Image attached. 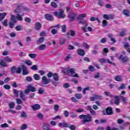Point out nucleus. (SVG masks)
Wrapping results in <instances>:
<instances>
[{"label": "nucleus", "mask_w": 130, "mask_h": 130, "mask_svg": "<svg viewBox=\"0 0 130 130\" xmlns=\"http://www.w3.org/2000/svg\"><path fill=\"white\" fill-rule=\"evenodd\" d=\"M5 61H6L7 62H12L13 61V60L12 58H10L9 56H6L4 59Z\"/></svg>", "instance_id": "nucleus-30"}, {"label": "nucleus", "mask_w": 130, "mask_h": 130, "mask_svg": "<svg viewBox=\"0 0 130 130\" xmlns=\"http://www.w3.org/2000/svg\"><path fill=\"white\" fill-rule=\"evenodd\" d=\"M69 34H70L71 36H75L76 35V31L74 30H71L69 31Z\"/></svg>", "instance_id": "nucleus-46"}, {"label": "nucleus", "mask_w": 130, "mask_h": 130, "mask_svg": "<svg viewBox=\"0 0 130 130\" xmlns=\"http://www.w3.org/2000/svg\"><path fill=\"white\" fill-rule=\"evenodd\" d=\"M89 70L90 72H94L95 71V68H94V67L92 66H90L89 67Z\"/></svg>", "instance_id": "nucleus-63"}, {"label": "nucleus", "mask_w": 130, "mask_h": 130, "mask_svg": "<svg viewBox=\"0 0 130 130\" xmlns=\"http://www.w3.org/2000/svg\"><path fill=\"white\" fill-rule=\"evenodd\" d=\"M61 30H62V32H63V33H66V32L67 31V25H62Z\"/></svg>", "instance_id": "nucleus-38"}, {"label": "nucleus", "mask_w": 130, "mask_h": 130, "mask_svg": "<svg viewBox=\"0 0 130 130\" xmlns=\"http://www.w3.org/2000/svg\"><path fill=\"white\" fill-rule=\"evenodd\" d=\"M27 88L30 92H36V88L33 85H28Z\"/></svg>", "instance_id": "nucleus-13"}, {"label": "nucleus", "mask_w": 130, "mask_h": 130, "mask_svg": "<svg viewBox=\"0 0 130 130\" xmlns=\"http://www.w3.org/2000/svg\"><path fill=\"white\" fill-rule=\"evenodd\" d=\"M16 31H22V26L18 25L15 27Z\"/></svg>", "instance_id": "nucleus-59"}, {"label": "nucleus", "mask_w": 130, "mask_h": 130, "mask_svg": "<svg viewBox=\"0 0 130 130\" xmlns=\"http://www.w3.org/2000/svg\"><path fill=\"white\" fill-rule=\"evenodd\" d=\"M27 128H28V126H27V124H24L22 125L21 129H22V130L27 129Z\"/></svg>", "instance_id": "nucleus-49"}, {"label": "nucleus", "mask_w": 130, "mask_h": 130, "mask_svg": "<svg viewBox=\"0 0 130 130\" xmlns=\"http://www.w3.org/2000/svg\"><path fill=\"white\" fill-rule=\"evenodd\" d=\"M31 108L33 110H39L41 108V106L39 104H35L31 106Z\"/></svg>", "instance_id": "nucleus-12"}, {"label": "nucleus", "mask_w": 130, "mask_h": 130, "mask_svg": "<svg viewBox=\"0 0 130 130\" xmlns=\"http://www.w3.org/2000/svg\"><path fill=\"white\" fill-rule=\"evenodd\" d=\"M75 97L77 98V99H81L82 97V95L81 94L77 93L75 94Z\"/></svg>", "instance_id": "nucleus-53"}, {"label": "nucleus", "mask_w": 130, "mask_h": 130, "mask_svg": "<svg viewBox=\"0 0 130 130\" xmlns=\"http://www.w3.org/2000/svg\"><path fill=\"white\" fill-rule=\"evenodd\" d=\"M50 126L49 124L44 123L43 125V128L44 130H51Z\"/></svg>", "instance_id": "nucleus-11"}, {"label": "nucleus", "mask_w": 130, "mask_h": 130, "mask_svg": "<svg viewBox=\"0 0 130 130\" xmlns=\"http://www.w3.org/2000/svg\"><path fill=\"white\" fill-rule=\"evenodd\" d=\"M0 66L1 67H3L4 68L8 66V64H7V63L5 62V61L3 59H2L0 61Z\"/></svg>", "instance_id": "nucleus-27"}, {"label": "nucleus", "mask_w": 130, "mask_h": 130, "mask_svg": "<svg viewBox=\"0 0 130 130\" xmlns=\"http://www.w3.org/2000/svg\"><path fill=\"white\" fill-rule=\"evenodd\" d=\"M1 126L3 128L9 127V124H7V123H5L4 124H2Z\"/></svg>", "instance_id": "nucleus-61"}, {"label": "nucleus", "mask_w": 130, "mask_h": 130, "mask_svg": "<svg viewBox=\"0 0 130 130\" xmlns=\"http://www.w3.org/2000/svg\"><path fill=\"white\" fill-rule=\"evenodd\" d=\"M94 97L95 98V100H102V99H103V97L99 95H94Z\"/></svg>", "instance_id": "nucleus-34"}, {"label": "nucleus", "mask_w": 130, "mask_h": 130, "mask_svg": "<svg viewBox=\"0 0 130 130\" xmlns=\"http://www.w3.org/2000/svg\"><path fill=\"white\" fill-rule=\"evenodd\" d=\"M79 24H81V25H84L85 27L88 26V25L86 21H79Z\"/></svg>", "instance_id": "nucleus-35"}, {"label": "nucleus", "mask_w": 130, "mask_h": 130, "mask_svg": "<svg viewBox=\"0 0 130 130\" xmlns=\"http://www.w3.org/2000/svg\"><path fill=\"white\" fill-rule=\"evenodd\" d=\"M22 75L23 76H26V75L29 74V71L28 69L24 65L22 66Z\"/></svg>", "instance_id": "nucleus-7"}, {"label": "nucleus", "mask_w": 130, "mask_h": 130, "mask_svg": "<svg viewBox=\"0 0 130 130\" xmlns=\"http://www.w3.org/2000/svg\"><path fill=\"white\" fill-rule=\"evenodd\" d=\"M48 78H51L53 77V73L52 72H49L47 75Z\"/></svg>", "instance_id": "nucleus-64"}, {"label": "nucleus", "mask_w": 130, "mask_h": 130, "mask_svg": "<svg viewBox=\"0 0 130 130\" xmlns=\"http://www.w3.org/2000/svg\"><path fill=\"white\" fill-rule=\"evenodd\" d=\"M77 16V14L75 13H72L69 15V17L70 18V20L71 22H73L75 19H76V17Z\"/></svg>", "instance_id": "nucleus-14"}, {"label": "nucleus", "mask_w": 130, "mask_h": 130, "mask_svg": "<svg viewBox=\"0 0 130 130\" xmlns=\"http://www.w3.org/2000/svg\"><path fill=\"white\" fill-rule=\"evenodd\" d=\"M23 16H22V15L20 14H17V16H16V18L18 21H23Z\"/></svg>", "instance_id": "nucleus-26"}, {"label": "nucleus", "mask_w": 130, "mask_h": 130, "mask_svg": "<svg viewBox=\"0 0 130 130\" xmlns=\"http://www.w3.org/2000/svg\"><path fill=\"white\" fill-rule=\"evenodd\" d=\"M53 78L54 81H59V76H58V74H57V73H53Z\"/></svg>", "instance_id": "nucleus-20"}, {"label": "nucleus", "mask_w": 130, "mask_h": 130, "mask_svg": "<svg viewBox=\"0 0 130 130\" xmlns=\"http://www.w3.org/2000/svg\"><path fill=\"white\" fill-rule=\"evenodd\" d=\"M19 96H20L21 99H22V100H24V101L26 100V97L24 95V93L23 92V91H20Z\"/></svg>", "instance_id": "nucleus-24"}, {"label": "nucleus", "mask_w": 130, "mask_h": 130, "mask_svg": "<svg viewBox=\"0 0 130 130\" xmlns=\"http://www.w3.org/2000/svg\"><path fill=\"white\" fill-rule=\"evenodd\" d=\"M108 52V48H105L103 50V54L104 55H107V53Z\"/></svg>", "instance_id": "nucleus-48"}, {"label": "nucleus", "mask_w": 130, "mask_h": 130, "mask_svg": "<svg viewBox=\"0 0 130 130\" xmlns=\"http://www.w3.org/2000/svg\"><path fill=\"white\" fill-rule=\"evenodd\" d=\"M63 114L65 117H69V116L70 115V112H69L68 111H64Z\"/></svg>", "instance_id": "nucleus-45"}, {"label": "nucleus", "mask_w": 130, "mask_h": 130, "mask_svg": "<svg viewBox=\"0 0 130 130\" xmlns=\"http://www.w3.org/2000/svg\"><path fill=\"white\" fill-rule=\"evenodd\" d=\"M22 72V68L21 67H18L16 68V74H21Z\"/></svg>", "instance_id": "nucleus-43"}, {"label": "nucleus", "mask_w": 130, "mask_h": 130, "mask_svg": "<svg viewBox=\"0 0 130 130\" xmlns=\"http://www.w3.org/2000/svg\"><path fill=\"white\" fill-rule=\"evenodd\" d=\"M33 77L36 81H40V80H41V77L37 74H34Z\"/></svg>", "instance_id": "nucleus-19"}, {"label": "nucleus", "mask_w": 130, "mask_h": 130, "mask_svg": "<svg viewBox=\"0 0 130 130\" xmlns=\"http://www.w3.org/2000/svg\"><path fill=\"white\" fill-rule=\"evenodd\" d=\"M6 16H7V13L6 12L0 13V21H3V19H5Z\"/></svg>", "instance_id": "nucleus-25"}, {"label": "nucleus", "mask_w": 130, "mask_h": 130, "mask_svg": "<svg viewBox=\"0 0 130 130\" xmlns=\"http://www.w3.org/2000/svg\"><path fill=\"white\" fill-rule=\"evenodd\" d=\"M99 61L101 62V63H105L106 60L105 58H100L99 59Z\"/></svg>", "instance_id": "nucleus-44"}, {"label": "nucleus", "mask_w": 130, "mask_h": 130, "mask_svg": "<svg viewBox=\"0 0 130 130\" xmlns=\"http://www.w3.org/2000/svg\"><path fill=\"white\" fill-rule=\"evenodd\" d=\"M102 26L103 27H106V26H107V21L104 20L103 21Z\"/></svg>", "instance_id": "nucleus-62"}, {"label": "nucleus", "mask_w": 130, "mask_h": 130, "mask_svg": "<svg viewBox=\"0 0 130 130\" xmlns=\"http://www.w3.org/2000/svg\"><path fill=\"white\" fill-rule=\"evenodd\" d=\"M79 118L83 119L82 123H86V122H90L92 121V116L90 115H80L79 116Z\"/></svg>", "instance_id": "nucleus-1"}, {"label": "nucleus", "mask_w": 130, "mask_h": 130, "mask_svg": "<svg viewBox=\"0 0 130 130\" xmlns=\"http://www.w3.org/2000/svg\"><path fill=\"white\" fill-rule=\"evenodd\" d=\"M121 98L122 99V101L124 102V103H127V98L121 96Z\"/></svg>", "instance_id": "nucleus-42"}, {"label": "nucleus", "mask_w": 130, "mask_h": 130, "mask_svg": "<svg viewBox=\"0 0 130 130\" xmlns=\"http://www.w3.org/2000/svg\"><path fill=\"white\" fill-rule=\"evenodd\" d=\"M25 81H27V82H31L32 81H33V79L31 78L30 76H27L26 77Z\"/></svg>", "instance_id": "nucleus-41"}, {"label": "nucleus", "mask_w": 130, "mask_h": 130, "mask_svg": "<svg viewBox=\"0 0 130 130\" xmlns=\"http://www.w3.org/2000/svg\"><path fill=\"white\" fill-rule=\"evenodd\" d=\"M62 116H56L55 117L53 118L52 119L53 120H55V119H61Z\"/></svg>", "instance_id": "nucleus-50"}, {"label": "nucleus", "mask_w": 130, "mask_h": 130, "mask_svg": "<svg viewBox=\"0 0 130 130\" xmlns=\"http://www.w3.org/2000/svg\"><path fill=\"white\" fill-rule=\"evenodd\" d=\"M126 88V84L122 83L120 87H118V90H124Z\"/></svg>", "instance_id": "nucleus-23"}, {"label": "nucleus", "mask_w": 130, "mask_h": 130, "mask_svg": "<svg viewBox=\"0 0 130 130\" xmlns=\"http://www.w3.org/2000/svg\"><path fill=\"white\" fill-rule=\"evenodd\" d=\"M13 93H14L15 96H16V97H18V96H19V91H18L16 89H14L13 90Z\"/></svg>", "instance_id": "nucleus-54"}, {"label": "nucleus", "mask_w": 130, "mask_h": 130, "mask_svg": "<svg viewBox=\"0 0 130 130\" xmlns=\"http://www.w3.org/2000/svg\"><path fill=\"white\" fill-rule=\"evenodd\" d=\"M118 59L120 60L121 62H123V63H125V62H127V61H128V57L121 54L119 56Z\"/></svg>", "instance_id": "nucleus-4"}, {"label": "nucleus", "mask_w": 130, "mask_h": 130, "mask_svg": "<svg viewBox=\"0 0 130 130\" xmlns=\"http://www.w3.org/2000/svg\"><path fill=\"white\" fill-rule=\"evenodd\" d=\"M38 118H39V119L43 120V119H44V115L41 113H38Z\"/></svg>", "instance_id": "nucleus-29"}, {"label": "nucleus", "mask_w": 130, "mask_h": 130, "mask_svg": "<svg viewBox=\"0 0 130 130\" xmlns=\"http://www.w3.org/2000/svg\"><path fill=\"white\" fill-rule=\"evenodd\" d=\"M58 12H54L53 14L56 16L57 18L63 19V18L66 17V14H64V10L63 9H60Z\"/></svg>", "instance_id": "nucleus-3"}, {"label": "nucleus", "mask_w": 130, "mask_h": 130, "mask_svg": "<svg viewBox=\"0 0 130 130\" xmlns=\"http://www.w3.org/2000/svg\"><path fill=\"white\" fill-rule=\"evenodd\" d=\"M8 105L11 109H14L15 108V102H11L9 103Z\"/></svg>", "instance_id": "nucleus-28"}, {"label": "nucleus", "mask_w": 130, "mask_h": 130, "mask_svg": "<svg viewBox=\"0 0 130 130\" xmlns=\"http://www.w3.org/2000/svg\"><path fill=\"white\" fill-rule=\"evenodd\" d=\"M3 87L4 89H6V90H9V89H11V86L9 85V84L5 85Z\"/></svg>", "instance_id": "nucleus-60"}, {"label": "nucleus", "mask_w": 130, "mask_h": 130, "mask_svg": "<svg viewBox=\"0 0 130 130\" xmlns=\"http://www.w3.org/2000/svg\"><path fill=\"white\" fill-rule=\"evenodd\" d=\"M45 17L47 20H48L49 21H52L53 20V17H52V16H51L50 14H46L45 15Z\"/></svg>", "instance_id": "nucleus-18"}, {"label": "nucleus", "mask_w": 130, "mask_h": 130, "mask_svg": "<svg viewBox=\"0 0 130 130\" xmlns=\"http://www.w3.org/2000/svg\"><path fill=\"white\" fill-rule=\"evenodd\" d=\"M115 80L117 81V82H121L122 81V76H120V75H117L115 77Z\"/></svg>", "instance_id": "nucleus-21"}, {"label": "nucleus", "mask_w": 130, "mask_h": 130, "mask_svg": "<svg viewBox=\"0 0 130 130\" xmlns=\"http://www.w3.org/2000/svg\"><path fill=\"white\" fill-rule=\"evenodd\" d=\"M41 27H42V24L40 22H36L35 24V29L36 30H40Z\"/></svg>", "instance_id": "nucleus-9"}, {"label": "nucleus", "mask_w": 130, "mask_h": 130, "mask_svg": "<svg viewBox=\"0 0 130 130\" xmlns=\"http://www.w3.org/2000/svg\"><path fill=\"white\" fill-rule=\"evenodd\" d=\"M28 56L30 57V58H36L37 57V54H29Z\"/></svg>", "instance_id": "nucleus-39"}, {"label": "nucleus", "mask_w": 130, "mask_h": 130, "mask_svg": "<svg viewBox=\"0 0 130 130\" xmlns=\"http://www.w3.org/2000/svg\"><path fill=\"white\" fill-rule=\"evenodd\" d=\"M123 14L124 15V16H126V17H130L129 11L128 10H123Z\"/></svg>", "instance_id": "nucleus-22"}, {"label": "nucleus", "mask_w": 130, "mask_h": 130, "mask_svg": "<svg viewBox=\"0 0 130 130\" xmlns=\"http://www.w3.org/2000/svg\"><path fill=\"white\" fill-rule=\"evenodd\" d=\"M58 109H59V106L58 105H54V110L55 111H58Z\"/></svg>", "instance_id": "nucleus-52"}, {"label": "nucleus", "mask_w": 130, "mask_h": 130, "mask_svg": "<svg viewBox=\"0 0 130 130\" xmlns=\"http://www.w3.org/2000/svg\"><path fill=\"white\" fill-rule=\"evenodd\" d=\"M45 48H46V45L45 44H42L39 46V49L40 50H44Z\"/></svg>", "instance_id": "nucleus-31"}, {"label": "nucleus", "mask_w": 130, "mask_h": 130, "mask_svg": "<svg viewBox=\"0 0 130 130\" xmlns=\"http://www.w3.org/2000/svg\"><path fill=\"white\" fill-rule=\"evenodd\" d=\"M11 20L13 23H17V19H16V17H15V15H11Z\"/></svg>", "instance_id": "nucleus-40"}, {"label": "nucleus", "mask_w": 130, "mask_h": 130, "mask_svg": "<svg viewBox=\"0 0 130 130\" xmlns=\"http://www.w3.org/2000/svg\"><path fill=\"white\" fill-rule=\"evenodd\" d=\"M45 39L43 37L39 38L38 40V43H39V44H40L41 43H43V42H44Z\"/></svg>", "instance_id": "nucleus-36"}, {"label": "nucleus", "mask_w": 130, "mask_h": 130, "mask_svg": "<svg viewBox=\"0 0 130 130\" xmlns=\"http://www.w3.org/2000/svg\"><path fill=\"white\" fill-rule=\"evenodd\" d=\"M104 94L105 95H106V96H109V97H112V95L110 93V92H108V91H105L104 92Z\"/></svg>", "instance_id": "nucleus-55"}, {"label": "nucleus", "mask_w": 130, "mask_h": 130, "mask_svg": "<svg viewBox=\"0 0 130 130\" xmlns=\"http://www.w3.org/2000/svg\"><path fill=\"white\" fill-rule=\"evenodd\" d=\"M87 14H80L78 19H80V20L83 19L85 17H86Z\"/></svg>", "instance_id": "nucleus-37"}, {"label": "nucleus", "mask_w": 130, "mask_h": 130, "mask_svg": "<svg viewBox=\"0 0 130 130\" xmlns=\"http://www.w3.org/2000/svg\"><path fill=\"white\" fill-rule=\"evenodd\" d=\"M20 10L21 9H20V8H16L14 10V13H15V14H17V15H18V14H20L21 13V12H20Z\"/></svg>", "instance_id": "nucleus-47"}, {"label": "nucleus", "mask_w": 130, "mask_h": 130, "mask_svg": "<svg viewBox=\"0 0 130 130\" xmlns=\"http://www.w3.org/2000/svg\"><path fill=\"white\" fill-rule=\"evenodd\" d=\"M49 83H51L50 79H48L46 76H43L42 78V83L43 85H47V84H49Z\"/></svg>", "instance_id": "nucleus-6"}, {"label": "nucleus", "mask_w": 130, "mask_h": 130, "mask_svg": "<svg viewBox=\"0 0 130 130\" xmlns=\"http://www.w3.org/2000/svg\"><path fill=\"white\" fill-rule=\"evenodd\" d=\"M91 90V87H87L84 88V89L82 91L83 94H86V91H89Z\"/></svg>", "instance_id": "nucleus-33"}, {"label": "nucleus", "mask_w": 130, "mask_h": 130, "mask_svg": "<svg viewBox=\"0 0 130 130\" xmlns=\"http://www.w3.org/2000/svg\"><path fill=\"white\" fill-rule=\"evenodd\" d=\"M51 6L53 7V8H57V4L53 2L51 3Z\"/></svg>", "instance_id": "nucleus-57"}, {"label": "nucleus", "mask_w": 130, "mask_h": 130, "mask_svg": "<svg viewBox=\"0 0 130 130\" xmlns=\"http://www.w3.org/2000/svg\"><path fill=\"white\" fill-rule=\"evenodd\" d=\"M77 53L80 56H84L85 55V51L82 49H77Z\"/></svg>", "instance_id": "nucleus-8"}, {"label": "nucleus", "mask_w": 130, "mask_h": 130, "mask_svg": "<svg viewBox=\"0 0 130 130\" xmlns=\"http://www.w3.org/2000/svg\"><path fill=\"white\" fill-rule=\"evenodd\" d=\"M16 101L17 104L20 105V104H22V100L20 99H16Z\"/></svg>", "instance_id": "nucleus-51"}, {"label": "nucleus", "mask_w": 130, "mask_h": 130, "mask_svg": "<svg viewBox=\"0 0 130 130\" xmlns=\"http://www.w3.org/2000/svg\"><path fill=\"white\" fill-rule=\"evenodd\" d=\"M63 72L65 75H68V76H73V75H75L76 74V71L74 68H71L68 67L67 68H65Z\"/></svg>", "instance_id": "nucleus-2"}, {"label": "nucleus", "mask_w": 130, "mask_h": 130, "mask_svg": "<svg viewBox=\"0 0 130 130\" xmlns=\"http://www.w3.org/2000/svg\"><path fill=\"white\" fill-rule=\"evenodd\" d=\"M24 21L26 23H31V21H32V20L30 18H25L24 19Z\"/></svg>", "instance_id": "nucleus-58"}, {"label": "nucleus", "mask_w": 130, "mask_h": 130, "mask_svg": "<svg viewBox=\"0 0 130 130\" xmlns=\"http://www.w3.org/2000/svg\"><path fill=\"white\" fill-rule=\"evenodd\" d=\"M16 67L14 66V67H12L11 68V72L12 73V74H16Z\"/></svg>", "instance_id": "nucleus-32"}, {"label": "nucleus", "mask_w": 130, "mask_h": 130, "mask_svg": "<svg viewBox=\"0 0 130 130\" xmlns=\"http://www.w3.org/2000/svg\"><path fill=\"white\" fill-rule=\"evenodd\" d=\"M108 37L110 40V41H112L113 43H115L116 42V41L115 40V38H113V34H109Z\"/></svg>", "instance_id": "nucleus-16"}, {"label": "nucleus", "mask_w": 130, "mask_h": 130, "mask_svg": "<svg viewBox=\"0 0 130 130\" xmlns=\"http://www.w3.org/2000/svg\"><path fill=\"white\" fill-rule=\"evenodd\" d=\"M113 114V112L112 111V109L111 107H108L106 109V111H103V114L104 115H111V114Z\"/></svg>", "instance_id": "nucleus-5"}, {"label": "nucleus", "mask_w": 130, "mask_h": 130, "mask_svg": "<svg viewBox=\"0 0 130 130\" xmlns=\"http://www.w3.org/2000/svg\"><path fill=\"white\" fill-rule=\"evenodd\" d=\"M115 98V101L114 104H116V105H118L119 103H120V100H119V97L117 95H115L114 96Z\"/></svg>", "instance_id": "nucleus-15"}, {"label": "nucleus", "mask_w": 130, "mask_h": 130, "mask_svg": "<svg viewBox=\"0 0 130 130\" xmlns=\"http://www.w3.org/2000/svg\"><path fill=\"white\" fill-rule=\"evenodd\" d=\"M31 69L32 70V71H36L38 70V67L37 65H34L31 67Z\"/></svg>", "instance_id": "nucleus-56"}, {"label": "nucleus", "mask_w": 130, "mask_h": 130, "mask_svg": "<svg viewBox=\"0 0 130 130\" xmlns=\"http://www.w3.org/2000/svg\"><path fill=\"white\" fill-rule=\"evenodd\" d=\"M103 18L105 19L106 20H110V19H113V15L110 14V15H107V14H104L103 15Z\"/></svg>", "instance_id": "nucleus-10"}, {"label": "nucleus", "mask_w": 130, "mask_h": 130, "mask_svg": "<svg viewBox=\"0 0 130 130\" xmlns=\"http://www.w3.org/2000/svg\"><path fill=\"white\" fill-rule=\"evenodd\" d=\"M58 125L60 127H61V126H62L63 127H69V124L66 122L64 123L59 122L58 123Z\"/></svg>", "instance_id": "nucleus-17"}]
</instances>
